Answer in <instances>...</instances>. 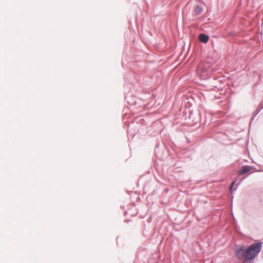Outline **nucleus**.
Listing matches in <instances>:
<instances>
[{
  "label": "nucleus",
  "mask_w": 263,
  "mask_h": 263,
  "mask_svg": "<svg viewBox=\"0 0 263 263\" xmlns=\"http://www.w3.org/2000/svg\"><path fill=\"white\" fill-rule=\"evenodd\" d=\"M261 248V243H255L247 249L243 247L237 249L236 251V255L238 258L243 259L244 261L251 260L260 252Z\"/></svg>",
  "instance_id": "1"
},
{
  "label": "nucleus",
  "mask_w": 263,
  "mask_h": 263,
  "mask_svg": "<svg viewBox=\"0 0 263 263\" xmlns=\"http://www.w3.org/2000/svg\"><path fill=\"white\" fill-rule=\"evenodd\" d=\"M197 74L203 79H205L208 77V72L205 69L203 65L200 64L197 70Z\"/></svg>",
  "instance_id": "2"
},
{
  "label": "nucleus",
  "mask_w": 263,
  "mask_h": 263,
  "mask_svg": "<svg viewBox=\"0 0 263 263\" xmlns=\"http://www.w3.org/2000/svg\"><path fill=\"white\" fill-rule=\"evenodd\" d=\"M251 169V167L250 166H243L242 168L239 171L238 175H244L249 172Z\"/></svg>",
  "instance_id": "3"
},
{
  "label": "nucleus",
  "mask_w": 263,
  "mask_h": 263,
  "mask_svg": "<svg viewBox=\"0 0 263 263\" xmlns=\"http://www.w3.org/2000/svg\"><path fill=\"white\" fill-rule=\"evenodd\" d=\"M199 40L201 42L205 43L209 40V36L204 34H201L199 36Z\"/></svg>",
  "instance_id": "4"
},
{
  "label": "nucleus",
  "mask_w": 263,
  "mask_h": 263,
  "mask_svg": "<svg viewBox=\"0 0 263 263\" xmlns=\"http://www.w3.org/2000/svg\"><path fill=\"white\" fill-rule=\"evenodd\" d=\"M202 11V8L199 6H197L195 8V12L196 14H199Z\"/></svg>",
  "instance_id": "5"
},
{
  "label": "nucleus",
  "mask_w": 263,
  "mask_h": 263,
  "mask_svg": "<svg viewBox=\"0 0 263 263\" xmlns=\"http://www.w3.org/2000/svg\"><path fill=\"white\" fill-rule=\"evenodd\" d=\"M235 181H233L232 183H231V185L230 186V190L231 191L232 190V188L233 187V186L234 185V184H235Z\"/></svg>",
  "instance_id": "6"
}]
</instances>
